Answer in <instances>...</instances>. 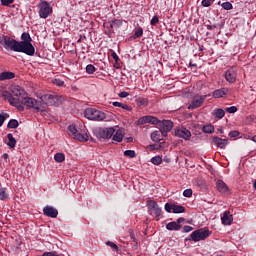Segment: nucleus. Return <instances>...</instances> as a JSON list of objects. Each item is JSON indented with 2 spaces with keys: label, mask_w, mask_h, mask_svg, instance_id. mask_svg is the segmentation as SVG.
Instances as JSON below:
<instances>
[{
  "label": "nucleus",
  "mask_w": 256,
  "mask_h": 256,
  "mask_svg": "<svg viewBox=\"0 0 256 256\" xmlns=\"http://www.w3.org/2000/svg\"><path fill=\"white\" fill-rule=\"evenodd\" d=\"M8 102L12 107H16L18 111H24V105L27 109H36V111H41V98L33 97H8Z\"/></svg>",
  "instance_id": "obj_1"
},
{
  "label": "nucleus",
  "mask_w": 256,
  "mask_h": 256,
  "mask_svg": "<svg viewBox=\"0 0 256 256\" xmlns=\"http://www.w3.org/2000/svg\"><path fill=\"white\" fill-rule=\"evenodd\" d=\"M0 44L6 51H14L15 53H24L21 43L9 36L0 37Z\"/></svg>",
  "instance_id": "obj_2"
},
{
  "label": "nucleus",
  "mask_w": 256,
  "mask_h": 256,
  "mask_svg": "<svg viewBox=\"0 0 256 256\" xmlns=\"http://www.w3.org/2000/svg\"><path fill=\"white\" fill-rule=\"evenodd\" d=\"M21 40L19 41L24 54L28 55L29 57H33L35 55V46L31 43L33 39L31 38V35L27 32L22 33Z\"/></svg>",
  "instance_id": "obj_3"
},
{
  "label": "nucleus",
  "mask_w": 256,
  "mask_h": 256,
  "mask_svg": "<svg viewBox=\"0 0 256 256\" xmlns=\"http://www.w3.org/2000/svg\"><path fill=\"white\" fill-rule=\"evenodd\" d=\"M84 117H86V119H89L90 121H104L107 116L104 112L99 111L95 108H87L84 112Z\"/></svg>",
  "instance_id": "obj_4"
},
{
  "label": "nucleus",
  "mask_w": 256,
  "mask_h": 256,
  "mask_svg": "<svg viewBox=\"0 0 256 256\" xmlns=\"http://www.w3.org/2000/svg\"><path fill=\"white\" fill-rule=\"evenodd\" d=\"M68 131L70 135H72L73 139H76V141H80V143H85L89 141V134L79 132V130H77V127L73 124L68 127Z\"/></svg>",
  "instance_id": "obj_5"
},
{
  "label": "nucleus",
  "mask_w": 256,
  "mask_h": 256,
  "mask_svg": "<svg viewBox=\"0 0 256 256\" xmlns=\"http://www.w3.org/2000/svg\"><path fill=\"white\" fill-rule=\"evenodd\" d=\"M53 13V7H51V4L47 1H41L38 4V14L40 19H47L49 15Z\"/></svg>",
  "instance_id": "obj_6"
},
{
  "label": "nucleus",
  "mask_w": 256,
  "mask_h": 256,
  "mask_svg": "<svg viewBox=\"0 0 256 256\" xmlns=\"http://www.w3.org/2000/svg\"><path fill=\"white\" fill-rule=\"evenodd\" d=\"M115 133V128H96L94 130V135L97 139H111Z\"/></svg>",
  "instance_id": "obj_7"
},
{
  "label": "nucleus",
  "mask_w": 256,
  "mask_h": 256,
  "mask_svg": "<svg viewBox=\"0 0 256 256\" xmlns=\"http://www.w3.org/2000/svg\"><path fill=\"white\" fill-rule=\"evenodd\" d=\"M10 92L3 91L2 97H25V89L19 85H12L10 87Z\"/></svg>",
  "instance_id": "obj_8"
},
{
  "label": "nucleus",
  "mask_w": 256,
  "mask_h": 256,
  "mask_svg": "<svg viewBox=\"0 0 256 256\" xmlns=\"http://www.w3.org/2000/svg\"><path fill=\"white\" fill-rule=\"evenodd\" d=\"M209 235H211L209 229H198L192 232L190 237L191 240L194 241V243H197L198 241H205V239H207Z\"/></svg>",
  "instance_id": "obj_9"
},
{
  "label": "nucleus",
  "mask_w": 256,
  "mask_h": 256,
  "mask_svg": "<svg viewBox=\"0 0 256 256\" xmlns=\"http://www.w3.org/2000/svg\"><path fill=\"white\" fill-rule=\"evenodd\" d=\"M41 107L48 105L49 107H59L63 103V98L59 97H40Z\"/></svg>",
  "instance_id": "obj_10"
},
{
  "label": "nucleus",
  "mask_w": 256,
  "mask_h": 256,
  "mask_svg": "<svg viewBox=\"0 0 256 256\" xmlns=\"http://www.w3.org/2000/svg\"><path fill=\"white\" fill-rule=\"evenodd\" d=\"M147 207H148L149 211L151 212V215H154V217H161L162 210L156 201L148 200Z\"/></svg>",
  "instance_id": "obj_11"
},
{
  "label": "nucleus",
  "mask_w": 256,
  "mask_h": 256,
  "mask_svg": "<svg viewBox=\"0 0 256 256\" xmlns=\"http://www.w3.org/2000/svg\"><path fill=\"white\" fill-rule=\"evenodd\" d=\"M176 137L180 139H184V141H190L191 139V131L185 127L177 128L174 132Z\"/></svg>",
  "instance_id": "obj_12"
},
{
  "label": "nucleus",
  "mask_w": 256,
  "mask_h": 256,
  "mask_svg": "<svg viewBox=\"0 0 256 256\" xmlns=\"http://www.w3.org/2000/svg\"><path fill=\"white\" fill-rule=\"evenodd\" d=\"M164 209L167 213H185V207L176 204L166 203Z\"/></svg>",
  "instance_id": "obj_13"
},
{
  "label": "nucleus",
  "mask_w": 256,
  "mask_h": 256,
  "mask_svg": "<svg viewBox=\"0 0 256 256\" xmlns=\"http://www.w3.org/2000/svg\"><path fill=\"white\" fill-rule=\"evenodd\" d=\"M225 79L228 83H235V81H237V68H229L225 73Z\"/></svg>",
  "instance_id": "obj_14"
},
{
  "label": "nucleus",
  "mask_w": 256,
  "mask_h": 256,
  "mask_svg": "<svg viewBox=\"0 0 256 256\" xmlns=\"http://www.w3.org/2000/svg\"><path fill=\"white\" fill-rule=\"evenodd\" d=\"M185 222V218H178L177 221H172L166 225L168 231H180L181 223Z\"/></svg>",
  "instance_id": "obj_15"
},
{
  "label": "nucleus",
  "mask_w": 256,
  "mask_h": 256,
  "mask_svg": "<svg viewBox=\"0 0 256 256\" xmlns=\"http://www.w3.org/2000/svg\"><path fill=\"white\" fill-rule=\"evenodd\" d=\"M173 129V121L171 120H163L162 126L160 127V132L163 135V137H167V134L169 131Z\"/></svg>",
  "instance_id": "obj_16"
},
{
  "label": "nucleus",
  "mask_w": 256,
  "mask_h": 256,
  "mask_svg": "<svg viewBox=\"0 0 256 256\" xmlns=\"http://www.w3.org/2000/svg\"><path fill=\"white\" fill-rule=\"evenodd\" d=\"M43 214L46 215V217L57 219V215H59V211L57 210V208H54L53 206H46L43 208Z\"/></svg>",
  "instance_id": "obj_17"
},
{
  "label": "nucleus",
  "mask_w": 256,
  "mask_h": 256,
  "mask_svg": "<svg viewBox=\"0 0 256 256\" xmlns=\"http://www.w3.org/2000/svg\"><path fill=\"white\" fill-rule=\"evenodd\" d=\"M212 141L216 147H219V149H225L227 145H229V140L226 138L214 136L212 137Z\"/></svg>",
  "instance_id": "obj_18"
},
{
  "label": "nucleus",
  "mask_w": 256,
  "mask_h": 256,
  "mask_svg": "<svg viewBox=\"0 0 256 256\" xmlns=\"http://www.w3.org/2000/svg\"><path fill=\"white\" fill-rule=\"evenodd\" d=\"M202 103H205V99L203 97L194 98L190 105H188V109H197L201 107Z\"/></svg>",
  "instance_id": "obj_19"
},
{
  "label": "nucleus",
  "mask_w": 256,
  "mask_h": 256,
  "mask_svg": "<svg viewBox=\"0 0 256 256\" xmlns=\"http://www.w3.org/2000/svg\"><path fill=\"white\" fill-rule=\"evenodd\" d=\"M231 95V90L227 88H221L213 92V97H225Z\"/></svg>",
  "instance_id": "obj_20"
},
{
  "label": "nucleus",
  "mask_w": 256,
  "mask_h": 256,
  "mask_svg": "<svg viewBox=\"0 0 256 256\" xmlns=\"http://www.w3.org/2000/svg\"><path fill=\"white\" fill-rule=\"evenodd\" d=\"M221 219L223 225H231L233 223V215L229 211H225Z\"/></svg>",
  "instance_id": "obj_21"
},
{
  "label": "nucleus",
  "mask_w": 256,
  "mask_h": 256,
  "mask_svg": "<svg viewBox=\"0 0 256 256\" xmlns=\"http://www.w3.org/2000/svg\"><path fill=\"white\" fill-rule=\"evenodd\" d=\"M216 187L220 193H227L229 191V187H227V184H225L223 180H218L216 182Z\"/></svg>",
  "instance_id": "obj_22"
},
{
  "label": "nucleus",
  "mask_w": 256,
  "mask_h": 256,
  "mask_svg": "<svg viewBox=\"0 0 256 256\" xmlns=\"http://www.w3.org/2000/svg\"><path fill=\"white\" fill-rule=\"evenodd\" d=\"M8 79H15V73L13 72L0 73V81H7Z\"/></svg>",
  "instance_id": "obj_23"
},
{
  "label": "nucleus",
  "mask_w": 256,
  "mask_h": 256,
  "mask_svg": "<svg viewBox=\"0 0 256 256\" xmlns=\"http://www.w3.org/2000/svg\"><path fill=\"white\" fill-rule=\"evenodd\" d=\"M7 145L8 147H10V149H15V145H17V140L15 139V137H13V134L9 133L7 134Z\"/></svg>",
  "instance_id": "obj_24"
},
{
  "label": "nucleus",
  "mask_w": 256,
  "mask_h": 256,
  "mask_svg": "<svg viewBox=\"0 0 256 256\" xmlns=\"http://www.w3.org/2000/svg\"><path fill=\"white\" fill-rule=\"evenodd\" d=\"M212 115H214L216 119H223V117H225V110L221 108H215L212 112Z\"/></svg>",
  "instance_id": "obj_25"
},
{
  "label": "nucleus",
  "mask_w": 256,
  "mask_h": 256,
  "mask_svg": "<svg viewBox=\"0 0 256 256\" xmlns=\"http://www.w3.org/2000/svg\"><path fill=\"white\" fill-rule=\"evenodd\" d=\"M123 137H124L123 130L119 129L113 135V141H117V143H121L123 141Z\"/></svg>",
  "instance_id": "obj_26"
},
{
  "label": "nucleus",
  "mask_w": 256,
  "mask_h": 256,
  "mask_svg": "<svg viewBox=\"0 0 256 256\" xmlns=\"http://www.w3.org/2000/svg\"><path fill=\"white\" fill-rule=\"evenodd\" d=\"M151 139L154 141V143H159V141H161V132L157 130L152 132Z\"/></svg>",
  "instance_id": "obj_27"
},
{
  "label": "nucleus",
  "mask_w": 256,
  "mask_h": 256,
  "mask_svg": "<svg viewBox=\"0 0 256 256\" xmlns=\"http://www.w3.org/2000/svg\"><path fill=\"white\" fill-rule=\"evenodd\" d=\"M136 103L139 107H147L149 100H147V98L140 97L136 99Z\"/></svg>",
  "instance_id": "obj_28"
},
{
  "label": "nucleus",
  "mask_w": 256,
  "mask_h": 256,
  "mask_svg": "<svg viewBox=\"0 0 256 256\" xmlns=\"http://www.w3.org/2000/svg\"><path fill=\"white\" fill-rule=\"evenodd\" d=\"M202 131L203 133H215V126L212 124L205 125L203 126Z\"/></svg>",
  "instance_id": "obj_29"
},
{
  "label": "nucleus",
  "mask_w": 256,
  "mask_h": 256,
  "mask_svg": "<svg viewBox=\"0 0 256 256\" xmlns=\"http://www.w3.org/2000/svg\"><path fill=\"white\" fill-rule=\"evenodd\" d=\"M8 129H17L19 127V121L11 119L7 124Z\"/></svg>",
  "instance_id": "obj_30"
},
{
  "label": "nucleus",
  "mask_w": 256,
  "mask_h": 256,
  "mask_svg": "<svg viewBox=\"0 0 256 256\" xmlns=\"http://www.w3.org/2000/svg\"><path fill=\"white\" fill-rule=\"evenodd\" d=\"M54 160L56 161V163H63V161H65V154H63V153H56L54 155Z\"/></svg>",
  "instance_id": "obj_31"
},
{
  "label": "nucleus",
  "mask_w": 256,
  "mask_h": 256,
  "mask_svg": "<svg viewBox=\"0 0 256 256\" xmlns=\"http://www.w3.org/2000/svg\"><path fill=\"white\" fill-rule=\"evenodd\" d=\"M148 123H151V125H159L161 123V120L155 116H148Z\"/></svg>",
  "instance_id": "obj_32"
},
{
  "label": "nucleus",
  "mask_w": 256,
  "mask_h": 256,
  "mask_svg": "<svg viewBox=\"0 0 256 256\" xmlns=\"http://www.w3.org/2000/svg\"><path fill=\"white\" fill-rule=\"evenodd\" d=\"M151 163H153V165H161L163 158H161V156H155L151 159Z\"/></svg>",
  "instance_id": "obj_33"
},
{
  "label": "nucleus",
  "mask_w": 256,
  "mask_h": 256,
  "mask_svg": "<svg viewBox=\"0 0 256 256\" xmlns=\"http://www.w3.org/2000/svg\"><path fill=\"white\" fill-rule=\"evenodd\" d=\"M9 198V194H7V191L5 188L0 189V199L1 201H5V199Z\"/></svg>",
  "instance_id": "obj_34"
},
{
  "label": "nucleus",
  "mask_w": 256,
  "mask_h": 256,
  "mask_svg": "<svg viewBox=\"0 0 256 256\" xmlns=\"http://www.w3.org/2000/svg\"><path fill=\"white\" fill-rule=\"evenodd\" d=\"M95 71H97V69L92 64L86 66V73H88V75H93Z\"/></svg>",
  "instance_id": "obj_35"
},
{
  "label": "nucleus",
  "mask_w": 256,
  "mask_h": 256,
  "mask_svg": "<svg viewBox=\"0 0 256 256\" xmlns=\"http://www.w3.org/2000/svg\"><path fill=\"white\" fill-rule=\"evenodd\" d=\"M125 157H130V159H134V157H137V154L134 150H126L124 151Z\"/></svg>",
  "instance_id": "obj_36"
},
{
  "label": "nucleus",
  "mask_w": 256,
  "mask_h": 256,
  "mask_svg": "<svg viewBox=\"0 0 256 256\" xmlns=\"http://www.w3.org/2000/svg\"><path fill=\"white\" fill-rule=\"evenodd\" d=\"M145 123H149V116L140 117L137 121L138 125H145Z\"/></svg>",
  "instance_id": "obj_37"
},
{
  "label": "nucleus",
  "mask_w": 256,
  "mask_h": 256,
  "mask_svg": "<svg viewBox=\"0 0 256 256\" xmlns=\"http://www.w3.org/2000/svg\"><path fill=\"white\" fill-rule=\"evenodd\" d=\"M8 117V113L0 114V127H3V124L5 123Z\"/></svg>",
  "instance_id": "obj_38"
},
{
  "label": "nucleus",
  "mask_w": 256,
  "mask_h": 256,
  "mask_svg": "<svg viewBox=\"0 0 256 256\" xmlns=\"http://www.w3.org/2000/svg\"><path fill=\"white\" fill-rule=\"evenodd\" d=\"M225 11H231V9H233V4H231V2H224L221 5Z\"/></svg>",
  "instance_id": "obj_39"
},
{
  "label": "nucleus",
  "mask_w": 256,
  "mask_h": 256,
  "mask_svg": "<svg viewBox=\"0 0 256 256\" xmlns=\"http://www.w3.org/2000/svg\"><path fill=\"white\" fill-rule=\"evenodd\" d=\"M106 245L111 247V249H113V251H119V246H117V244H115L114 242L108 241V242H106Z\"/></svg>",
  "instance_id": "obj_40"
},
{
  "label": "nucleus",
  "mask_w": 256,
  "mask_h": 256,
  "mask_svg": "<svg viewBox=\"0 0 256 256\" xmlns=\"http://www.w3.org/2000/svg\"><path fill=\"white\" fill-rule=\"evenodd\" d=\"M53 84L57 85V87H63V85H65V82H63V80L61 79H54Z\"/></svg>",
  "instance_id": "obj_41"
},
{
  "label": "nucleus",
  "mask_w": 256,
  "mask_h": 256,
  "mask_svg": "<svg viewBox=\"0 0 256 256\" xmlns=\"http://www.w3.org/2000/svg\"><path fill=\"white\" fill-rule=\"evenodd\" d=\"M121 25H123V22L121 20H113L111 27H121Z\"/></svg>",
  "instance_id": "obj_42"
},
{
  "label": "nucleus",
  "mask_w": 256,
  "mask_h": 256,
  "mask_svg": "<svg viewBox=\"0 0 256 256\" xmlns=\"http://www.w3.org/2000/svg\"><path fill=\"white\" fill-rule=\"evenodd\" d=\"M1 5H4V7H9L15 0H0Z\"/></svg>",
  "instance_id": "obj_43"
},
{
  "label": "nucleus",
  "mask_w": 256,
  "mask_h": 256,
  "mask_svg": "<svg viewBox=\"0 0 256 256\" xmlns=\"http://www.w3.org/2000/svg\"><path fill=\"white\" fill-rule=\"evenodd\" d=\"M225 111H226L227 113H237V107H236V106L227 107V108L225 109Z\"/></svg>",
  "instance_id": "obj_44"
},
{
  "label": "nucleus",
  "mask_w": 256,
  "mask_h": 256,
  "mask_svg": "<svg viewBox=\"0 0 256 256\" xmlns=\"http://www.w3.org/2000/svg\"><path fill=\"white\" fill-rule=\"evenodd\" d=\"M192 195H193V190H191V189H186L183 191L184 197H192Z\"/></svg>",
  "instance_id": "obj_45"
},
{
  "label": "nucleus",
  "mask_w": 256,
  "mask_h": 256,
  "mask_svg": "<svg viewBox=\"0 0 256 256\" xmlns=\"http://www.w3.org/2000/svg\"><path fill=\"white\" fill-rule=\"evenodd\" d=\"M128 233H129L130 239H132L134 243H137V239L135 238V232H133V229H129Z\"/></svg>",
  "instance_id": "obj_46"
},
{
  "label": "nucleus",
  "mask_w": 256,
  "mask_h": 256,
  "mask_svg": "<svg viewBox=\"0 0 256 256\" xmlns=\"http://www.w3.org/2000/svg\"><path fill=\"white\" fill-rule=\"evenodd\" d=\"M201 5H202V7H211V5H213V3L210 2L209 0H202Z\"/></svg>",
  "instance_id": "obj_47"
},
{
  "label": "nucleus",
  "mask_w": 256,
  "mask_h": 256,
  "mask_svg": "<svg viewBox=\"0 0 256 256\" xmlns=\"http://www.w3.org/2000/svg\"><path fill=\"white\" fill-rule=\"evenodd\" d=\"M135 37H143V28H138L135 33Z\"/></svg>",
  "instance_id": "obj_48"
},
{
  "label": "nucleus",
  "mask_w": 256,
  "mask_h": 256,
  "mask_svg": "<svg viewBox=\"0 0 256 256\" xmlns=\"http://www.w3.org/2000/svg\"><path fill=\"white\" fill-rule=\"evenodd\" d=\"M157 23H159V17H157V16L152 17V19L150 21V25L155 26V25H157Z\"/></svg>",
  "instance_id": "obj_49"
},
{
  "label": "nucleus",
  "mask_w": 256,
  "mask_h": 256,
  "mask_svg": "<svg viewBox=\"0 0 256 256\" xmlns=\"http://www.w3.org/2000/svg\"><path fill=\"white\" fill-rule=\"evenodd\" d=\"M191 231H193V227L191 226H184L182 229L183 233H191Z\"/></svg>",
  "instance_id": "obj_50"
},
{
  "label": "nucleus",
  "mask_w": 256,
  "mask_h": 256,
  "mask_svg": "<svg viewBox=\"0 0 256 256\" xmlns=\"http://www.w3.org/2000/svg\"><path fill=\"white\" fill-rule=\"evenodd\" d=\"M229 137H231V138L239 137V131L234 130V131L229 132Z\"/></svg>",
  "instance_id": "obj_51"
},
{
  "label": "nucleus",
  "mask_w": 256,
  "mask_h": 256,
  "mask_svg": "<svg viewBox=\"0 0 256 256\" xmlns=\"http://www.w3.org/2000/svg\"><path fill=\"white\" fill-rule=\"evenodd\" d=\"M121 109H124L125 111H131L133 108L127 104L122 103Z\"/></svg>",
  "instance_id": "obj_52"
},
{
  "label": "nucleus",
  "mask_w": 256,
  "mask_h": 256,
  "mask_svg": "<svg viewBox=\"0 0 256 256\" xmlns=\"http://www.w3.org/2000/svg\"><path fill=\"white\" fill-rule=\"evenodd\" d=\"M118 97H129V94H128V92L123 91V92L119 93Z\"/></svg>",
  "instance_id": "obj_53"
},
{
  "label": "nucleus",
  "mask_w": 256,
  "mask_h": 256,
  "mask_svg": "<svg viewBox=\"0 0 256 256\" xmlns=\"http://www.w3.org/2000/svg\"><path fill=\"white\" fill-rule=\"evenodd\" d=\"M42 256H55V254L53 252H44Z\"/></svg>",
  "instance_id": "obj_54"
},
{
  "label": "nucleus",
  "mask_w": 256,
  "mask_h": 256,
  "mask_svg": "<svg viewBox=\"0 0 256 256\" xmlns=\"http://www.w3.org/2000/svg\"><path fill=\"white\" fill-rule=\"evenodd\" d=\"M112 57H113V59H115L116 61H119V56L117 55V53L113 52V53H112Z\"/></svg>",
  "instance_id": "obj_55"
},
{
  "label": "nucleus",
  "mask_w": 256,
  "mask_h": 256,
  "mask_svg": "<svg viewBox=\"0 0 256 256\" xmlns=\"http://www.w3.org/2000/svg\"><path fill=\"white\" fill-rule=\"evenodd\" d=\"M123 103L120 102H113L114 107H122Z\"/></svg>",
  "instance_id": "obj_56"
},
{
  "label": "nucleus",
  "mask_w": 256,
  "mask_h": 256,
  "mask_svg": "<svg viewBox=\"0 0 256 256\" xmlns=\"http://www.w3.org/2000/svg\"><path fill=\"white\" fill-rule=\"evenodd\" d=\"M215 25H208L207 26V29L209 30V31H213V29H215Z\"/></svg>",
  "instance_id": "obj_57"
},
{
  "label": "nucleus",
  "mask_w": 256,
  "mask_h": 256,
  "mask_svg": "<svg viewBox=\"0 0 256 256\" xmlns=\"http://www.w3.org/2000/svg\"><path fill=\"white\" fill-rule=\"evenodd\" d=\"M126 141H127V143H132L133 142V137L126 138Z\"/></svg>",
  "instance_id": "obj_58"
},
{
  "label": "nucleus",
  "mask_w": 256,
  "mask_h": 256,
  "mask_svg": "<svg viewBox=\"0 0 256 256\" xmlns=\"http://www.w3.org/2000/svg\"><path fill=\"white\" fill-rule=\"evenodd\" d=\"M149 148H150L152 151H154L155 149H159L158 147H155V145H153V144L150 145Z\"/></svg>",
  "instance_id": "obj_59"
},
{
  "label": "nucleus",
  "mask_w": 256,
  "mask_h": 256,
  "mask_svg": "<svg viewBox=\"0 0 256 256\" xmlns=\"http://www.w3.org/2000/svg\"><path fill=\"white\" fill-rule=\"evenodd\" d=\"M217 131H218V133H221V134H223V133H224V131H223V127H219V128L217 129Z\"/></svg>",
  "instance_id": "obj_60"
},
{
  "label": "nucleus",
  "mask_w": 256,
  "mask_h": 256,
  "mask_svg": "<svg viewBox=\"0 0 256 256\" xmlns=\"http://www.w3.org/2000/svg\"><path fill=\"white\" fill-rule=\"evenodd\" d=\"M3 158H4V159H9V154L4 153V154H3Z\"/></svg>",
  "instance_id": "obj_61"
},
{
  "label": "nucleus",
  "mask_w": 256,
  "mask_h": 256,
  "mask_svg": "<svg viewBox=\"0 0 256 256\" xmlns=\"http://www.w3.org/2000/svg\"><path fill=\"white\" fill-rule=\"evenodd\" d=\"M253 187H254V189L256 190V180H255L254 183H253Z\"/></svg>",
  "instance_id": "obj_62"
},
{
  "label": "nucleus",
  "mask_w": 256,
  "mask_h": 256,
  "mask_svg": "<svg viewBox=\"0 0 256 256\" xmlns=\"http://www.w3.org/2000/svg\"><path fill=\"white\" fill-rule=\"evenodd\" d=\"M210 3H215V0H209Z\"/></svg>",
  "instance_id": "obj_63"
},
{
  "label": "nucleus",
  "mask_w": 256,
  "mask_h": 256,
  "mask_svg": "<svg viewBox=\"0 0 256 256\" xmlns=\"http://www.w3.org/2000/svg\"><path fill=\"white\" fill-rule=\"evenodd\" d=\"M255 139H256V136H254V137L252 138V141H255V142H256V140H255Z\"/></svg>",
  "instance_id": "obj_64"
}]
</instances>
